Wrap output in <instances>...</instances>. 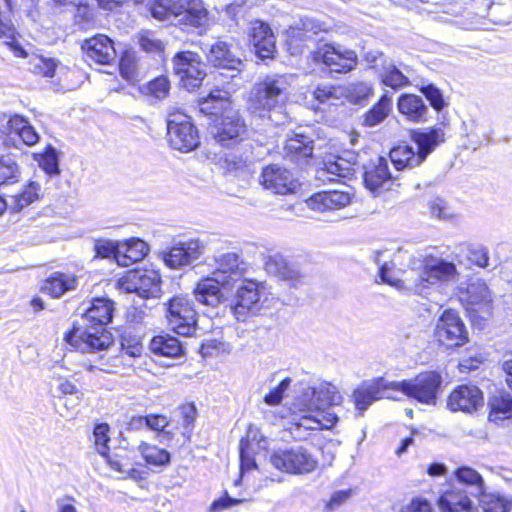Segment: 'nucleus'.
<instances>
[{
  "label": "nucleus",
  "instance_id": "9b49d317",
  "mask_svg": "<svg viewBox=\"0 0 512 512\" xmlns=\"http://www.w3.org/2000/svg\"><path fill=\"white\" fill-rule=\"evenodd\" d=\"M270 463L277 470L289 474H308L318 466L317 458L302 446L274 451Z\"/></svg>",
  "mask_w": 512,
  "mask_h": 512
},
{
  "label": "nucleus",
  "instance_id": "ea45409f",
  "mask_svg": "<svg viewBox=\"0 0 512 512\" xmlns=\"http://www.w3.org/2000/svg\"><path fill=\"white\" fill-rule=\"evenodd\" d=\"M454 476L458 484H462L470 488V493L474 497L483 494L485 484L483 477L473 468L462 466L454 471Z\"/></svg>",
  "mask_w": 512,
  "mask_h": 512
},
{
  "label": "nucleus",
  "instance_id": "603ef678",
  "mask_svg": "<svg viewBox=\"0 0 512 512\" xmlns=\"http://www.w3.org/2000/svg\"><path fill=\"white\" fill-rule=\"evenodd\" d=\"M344 90L333 85H319L313 92L314 98L320 104L336 105V102L343 96Z\"/></svg>",
  "mask_w": 512,
  "mask_h": 512
},
{
  "label": "nucleus",
  "instance_id": "37998d69",
  "mask_svg": "<svg viewBox=\"0 0 512 512\" xmlns=\"http://www.w3.org/2000/svg\"><path fill=\"white\" fill-rule=\"evenodd\" d=\"M21 168L13 155L0 157V186L19 182Z\"/></svg>",
  "mask_w": 512,
  "mask_h": 512
},
{
  "label": "nucleus",
  "instance_id": "9d476101",
  "mask_svg": "<svg viewBox=\"0 0 512 512\" xmlns=\"http://www.w3.org/2000/svg\"><path fill=\"white\" fill-rule=\"evenodd\" d=\"M164 305L165 316L171 330L182 336H190L196 331L197 312L188 296H174Z\"/></svg>",
  "mask_w": 512,
  "mask_h": 512
},
{
  "label": "nucleus",
  "instance_id": "69168bd1",
  "mask_svg": "<svg viewBox=\"0 0 512 512\" xmlns=\"http://www.w3.org/2000/svg\"><path fill=\"white\" fill-rule=\"evenodd\" d=\"M148 93L153 95L157 99H163L165 98L170 89L169 81L166 77L161 76L158 78H155L154 80L150 81L148 83Z\"/></svg>",
  "mask_w": 512,
  "mask_h": 512
},
{
  "label": "nucleus",
  "instance_id": "6ab92c4d",
  "mask_svg": "<svg viewBox=\"0 0 512 512\" xmlns=\"http://www.w3.org/2000/svg\"><path fill=\"white\" fill-rule=\"evenodd\" d=\"M215 140L223 147H233L247 136V126L237 112L228 111L212 132Z\"/></svg>",
  "mask_w": 512,
  "mask_h": 512
},
{
  "label": "nucleus",
  "instance_id": "c85d7f7f",
  "mask_svg": "<svg viewBox=\"0 0 512 512\" xmlns=\"http://www.w3.org/2000/svg\"><path fill=\"white\" fill-rule=\"evenodd\" d=\"M411 139L416 145L414 147L416 153L423 162L439 144L445 141V133L441 128L418 130L412 133Z\"/></svg>",
  "mask_w": 512,
  "mask_h": 512
},
{
  "label": "nucleus",
  "instance_id": "49530a36",
  "mask_svg": "<svg viewBox=\"0 0 512 512\" xmlns=\"http://www.w3.org/2000/svg\"><path fill=\"white\" fill-rule=\"evenodd\" d=\"M39 167L50 177L60 174L58 151L51 145L45 147L44 151L34 155Z\"/></svg>",
  "mask_w": 512,
  "mask_h": 512
},
{
  "label": "nucleus",
  "instance_id": "aec40b11",
  "mask_svg": "<svg viewBox=\"0 0 512 512\" xmlns=\"http://www.w3.org/2000/svg\"><path fill=\"white\" fill-rule=\"evenodd\" d=\"M394 178L389 171L388 161L384 157L379 156L364 165V185L374 196L390 189Z\"/></svg>",
  "mask_w": 512,
  "mask_h": 512
},
{
  "label": "nucleus",
  "instance_id": "cd10ccee",
  "mask_svg": "<svg viewBox=\"0 0 512 512\" xmlns=\"http://www.w3.org/2000/svg\"><path fill=\"white\" fill-rule=\"evenodd\" d=\"M441 512H473L472 501L467 492L455 484H450L438 499Z\"/></svg>",
  "mask_w": 512,
  "mask_h": 512
},
{
  "label": "nucleus",
  "instance_id": "8fccbe9b",
  "mask_svg": "<svg viewBox=\"0 0 512 512\" xmlns=\"http://www.w3.org/2000/svg\"><path fill=\"white\" fill-rule=\"evenodd\" d=\"M56 69V62L52 58H45L41 55H32L28 61V70L36 75L53 77Z\"/></svg>",
  "mask_w": 512,
  "mask_h": 512
},
{
  "label": "nucleus",
  "instance_id": "c03bdc74",
  "mask_svg": "<svg viewBox=\"0 0 512 512\" xmlns=\"http://www.w3.org/2000/svg\"><path fill=\"white\" fill-rule=\"evenodd\" d=\"M477 498L484 512H510L512 508V500L498 493H486L484 490Z\"/></svg>",
  "mask_w": 512,
  "mask_h": 512
},
{
  "label": "nucleus",
  "instance_id": "e433bc0d",
  "mask_svg": "<svg viewBox=\"0 0 512 512\" xmlns=\"http://www.w3.org/2000/svg\"><path fill=\"white\" fill-rule=\"evenodd\" d=\"M389 158L397 171L419 166L422 161L413 146L399 145L389 152Z\"/></svg>",
  "mask_w": 512,
  "mask_h": 512
},
{
  "label": "nucleus",
  "instance_id": "4468645a",
  "mask_svg": "<svg viewBox=\"0 0 512 512\" xmlns=\"http://www.w3.org/2000/svg\"><path fill=\"white\" fill-rule=\"evenodd\" d=\"M119 287L142 298H155L161 291V276L153 269L132 270L119 280Z\"/></svg>",
  "mask_w": 512,
  "mask_h": 512
},
{
  "label": "nucleus",
  "instance_id": "393cba45",
  "mask_svg": "<svg viewBox=\"0 0 512 512\" xmlns=\"http://www.w3.org/2000/svg\"><path fill=\"white\" fill-rule=\"evenodd\" d=\"M82 48L86 52L87 59L96 64L109 65L117 56L114 42L103 34L87 39Z\"/></svg>",
  "mask_w": 512,
  "mask_h": 512
},
{
  "label": "nucleus",
  "instance_id": "473e14b6",
  "mask_svg": "<svg viewBox=\"0 0 512 512\" xmlns=\"http://www.w3.org/2000/svg\"><path fill=\"white\" fill-rule=\"evenodd\" d=\"M119 251L120 255L117 257L118 265L129 266L144 259L149 252V246L140 238H131L120 241Z\"/></svg>",
  "mask_w": 512,
  "mask_h": 512
},
{
  "label": "nucleus",
  "instance_id": "5fc2aeb1",
  "mask_svg": "<svg viewBox=\"0 0 512 512\" xmlns=\"http://www.w3.org/2000/svg\"><path fill=\"white\" fill-rule=\"evenodd\" d=\"M352 158L353 161H355L356 157L353 156ZM353 163L354 162H351L350 160H345L342 157H337L334 160H329L325 162L324 171L335 177L347 178L353 172Z\"/></svg>",
  "mask_w": 512,
  "mask_h": 512
},
{
  "label": "nucleus",
  "instance_id": "79ce46f5",
  "mask_svg": "<svg viewBox=\"0 0 512 512\" xmlns=\"http://www.w3.org/2000/svg\"><path fill=\"white\" fill-rule=\"evenodd\" d=\"M313 141L303 134H295L289 138L285 144L287 155L292 160L310 157L313 153Z\"/></svg>",
  "mask_w": 512,
  "mask_h": 512
},
{
  "label": "nucleus",
  "instance_id": "4be33fe9",
  "mask_svg": "<svg viewBox=\"0 0 512 512\" xmlns=\"http://www.w3.org/2000/svg\"><path fill=\"white\" fill-rule=\"evenodd\" d=\"M482 391L475 385L463 384L449 394L447 407L452 412L473 413L483 406Z\"/></svg>",
  "mask_w": 512,
  "mask_h": 512
},
{
  "label": "nucleus",
  "instance_id": "bb28decb",
  "mask_svg": "<svg viewBox=\"0 0 512 512\" xmlns=\"http://www.w3.org/2000/svg\"><path fill=\"white\" fill-rule=\"evenodd\" d=\"M391 388L383 378L363 382L353 392V400L357 410L364 412L376 400L384 398L386 389Z\"/></svg>",
  "mask_w": 512,
  "mask_h": 512
},
{
  "label": "nucleus",
  "instance_id": "4d7b16f0",
  "mask_svg": "<svg viewBox=\"0 0 512 512\" xmlns=\"http://www.w3.org/2000/svg\"><path fill=\"white\" fill-rule=\"evenodd\" d=\"M120 241H112L108 239H98L94 242V251L97 256L102 258H114L120 255Z\"/></svg>",
  "mask_w": 512,
  "mask_h": 512
},
{
  "label": "nucleus",
  "instance_id": "338daca9",
  "mask_svg": "<svg viewBox=\"0 0 512 512\" xmlns=\"http://www.w3.org/2000/svg\"><path fill=\"white\" fill-rule=\"evenodd\" d=\"M430 105L436 110L440 111L445 106V101L442 92L434 85H427L421 89Z\"/></svg>",
  "mask_w": 512,
  "mask_h": 512
},
{
  "label": "nucleus",
  "instance_id": "20e7f679",
  "mask_svg": "<svg viewBox=\"0 0 512 512\" xmlns=\"http://www.w3.org/2000/svg\"><path fill=\"white\" fill-rule=\"evenodd\" d=\"M288 81L283 75H267L256 82L249 94V110L253 118L266 125H281L288 120L285 112Z\"/></svg>",
  "mask_w": 512,
  "mask_h": 512
},
{
  "label": "nucleus",
  "instance_id": "7c9ffc66",
  "mask_svg": "<svg viewBox=\"0 0 512 512\" xmlns=\"http://www.w3.org/2000/svg\"><path fill=\"white\" fill-rule=\"evenodd\" d=\"M4 119L7 125L3 128L2 132L7 133L9 137L12 134L17 135L27 146L35 145L39 141V134L23 116L18 114L12 116L4 115Z\"/></svg>",
  "mask_w": 512,
  "mask_h": 512
},
{
  "label": "nucleus",
  "instance_id": "864d4df0",
  "mask_svg": "<svg viewBox=\"0 0 512 512\" xmlns=\"http://www.w3.org/2000/svg\"><path fill=\"white\" fill-rule=\"evenodd\" d=\"M345 92L351 102L360 103L373 94V86L370 82L365 81L352 82L347 85Z\"/></svg>",
  "mask_w": 512,
  "mask_h": 512
},
{
  "label": "nucleus",
  "instance_id": "09e8293b",
  "mask_svg": "<svg viewBox=\"0 0 512 512\" xmlns=\"http://www.w3.org/2000/svg\"><path fill=\"white\" fill-rule=\"evenodd\" d=\"M102 456L105 458L108 466L121 475L124 472H127L132 465L131 458L129 457V453L126 449L121 448L113 452L107 451L106 455Z\"/></svg>",
  "mask_w": 512,
  "mask_h": 512
},
{
  "label": "nucleus",
  "instance_id": "a211bd4d",
  "mask_svg": "<svg viewBox=\"0 0 512 512\" xmlns=\"http://www.w3.org/2000/svg\"><path fill=\"white\" fill-rule=\"evenodd\" d=\"M314 60L322 62L331 72L346 73L355 68L357 55L353 50H342L340 47L321 42L314 51Z\"/></svg>",
  "mask_w": 512,
  "mask_h": 512
},
{
  "label": "nucleus",
  "instance_id": "052dcab7",
  "mask_svg": "<svg viewBox=\"0 0 512 512\" xmlns=\"http://www.w3.org/2000/svg\"><path fill=\"white\" fill-rule=\"evenodd\" d=\"M108 432L109 426L106 423L97 424L93 430V441L100 455H106V452L109 451L107 446V443L110 441Z\"/></svg>",
  "mask_w": 512,
  "mask_h": 512
},
{
  "label": "nucleus",
  "instance_id": "58836bf2",
  "mask_svg": "<svg viewBox=\"0 0 512 512\" xmlns=\"http://www.w3.org/2000/svg\"><path fill=\"white\" fill-rule=\"evenodd\" d=\"M391 111V96L386 92L379 101L367 111L361 118V123L365 127H375L382 123Z\"/></svg>",
  "mask_w": 512,
  "mask_h": 512
},
{
  "label": "nucleus",
  "instance_id": "39448f33",
  "mask_svg": "<svg viewBox=\"0 0 512 512\" xmlns=\"http://www.w3.org/2000/svg\"><path fill=\"white\" fill-rule=\"evenodd\" d=\"M150 12L158 20L174 17L180 24L190 27L202 26L207 16L201 0H153Z\"/></svg>",
  "mask_w": 512,
  "mask_h": 512
},
{
  "label": "nucleus",
  "instance_id": "4c0bfd02",
  "mask_svg": "<svg viewBox=\"0 0 512 512\" xmlns=\"http://www.w3.org/2000/svg\"><path fill=\"white\" fill-rule=\"evenodd\" d=\"M489 420L498 422L512 418V396L507 392H499L489 399Z\"/></svg>",
  "mask_w": 512,
  "mask_h": 512
},
{
  "label": "nucleus",
  "instance_id": "a19ab883",
  "mask_svg": "<svg viewBox=\"0 0 512 512\" xmlns=\"http://www.w3.org/2000/svg\"><path fill=\"white\" fill-rule=\"evenodd\" d=\"M227 94L226 91L224 92L218 89L211 91L207 97L199 101L200 111L207 115H218L227 110L230 105Z\"/></svg>",
  "mask_w": 512,
  "mask_h": 512
},
{
  "label": "nucleus",
  "instance_id": "423d86ee",
  "mask_svg": "<svg viewBox=\"0 0 512 512\" xmlns=\"http://www.w3.org/2000/svg\"><path fill=\"white\" fill-rule=\"evenodd\" d=\"M458 279L459 272L453 262L432 255L425 256L415 277L414 294L427 297L434 286L456 282Z\"/></svg>",
  "mask_w": 512,
  "mask_h": 512
},
{
  "label": "nucleus",
  "instance_id": "3c124183",
  "mask_svg": "<svg viewBox=\"0 0 512 512\" xmlns=\"http://www.w3.org/2000/svg\"><path fill=\"white\" fill-rule=\"evenodd\" d=\"M121 76L128 81H135L140 76V67L137 57L133 52L126 51L119 63Z\"/></svg>",
  "mask_w": 512,
  "mask_h": 512
},
{
  "label": "nucleus",
  "instance_id": "5701e85b",
  "mask_svg": "<svg viewBox=\"0 0 512 512\" xmlns=\"http://www.w3.org/2000/svg\"><path fill=\"white\" fill-rule=\"evenodd\" d=\"M249 42L261 59L272 58L275 52V36L268 24L256 20L249 28Z\"/></svg>",
  "mask_w": 512,
  "mask_h": 512
},
{
  "label": "nucleus",
  "instance_id": "680f3d73",
  "mask_svg": "<svg viewBox=\"0 0 512 512\" xmlns=\"http://www.w3.org/2000/svg\"><path fill=\"white\" fill-rule=\"evenodd\" d=\"M430 213L437 219H450L453 217V211L448 203L440 197H432L428 202Z\"/></svg>",
  "mask_w": 512,
  "mask_h": 512
},
{
  "label": "nucleus",
  "instance_id": "de8ad7c7",
  "mask_svg": "<svg viewBox=\"0 0 512 512\" xmlns=\"http://www.w3.org/2000/svg\"><path fill=\"white\" fill-rule=\"evenodd\" d=\"M379 276L382 282L387 283L403 293H414V286H416L415 278L405 277L404 279H399L394 277L387 263L380 265Z\"/></svg>",
  "mask_w": 512,
  "mask_h": 512
},
{
  "label": "nucleus",
  "instance_id": "a18cd8bd",
  "mask_svg": "<svg viewBox=\"0 0 512 512\" xmlns=\"http://www.w3.org/2000/svg\"><path fill=\"white\" fill-rule=\"evenodd\" d=\"M139 452L145 462L150 466L163 467L170 463V453L155 445L141 442Z\"/></svg>",
  "mask_w": 512,
  "mask_h": 512
},
{
  "label": "nucleus",
  "instance_id": "f3484780",
  "mask_svg": "<svg viewBox=\"0 0 512 512\" xmlns=\"http://www.w3.org/2000/svg\"><path fill=\"white\" fill-rule=\"evenodd\" d=\"M205 244L199 239L177 241L161 253L166 266L172 269H180L191 265L204 253Z\"/></svg>",
  "mask_w": 512,
  "mask_h": 512
},
{
  "label": "nucleus",
  "instance_id": "6e6d98bb",
  "mask_svg": "<svg viewBox=\"0 0 512 512\" xmlns=\"http://www.w3.org/2000/svg\"><path fill=\"white\" fill-rule=\"evenodd\" d=\"M467 293L472 303H481L490 301V291L487 284L482 279L471 281L467 287Z\"/></svg>",
  "mask_w": 512,
  "mask_h": 512
},
{
  "label": "nucleus",
  "instance_id": "b1692460",
  "mask_svg": "<svg viewBox=\"0 0 512 512\" xmlns=\"http://www.w3.org/2000/svg\"><path fill=\"white\" fill-rule=\"evenodd\" d=\"M202 50L206 54L208 62L213 66L231 71H240L242 61L234 54L228 43L215 41L212 44H204Z\"/></svg>",
  "mask_w": 512,
  "mask_h": 512
},
{
  "label": "nucleus",
  "instance_id": "2f4dec72",
  "mask_svg": "<svg viewBox=\"0 0 512 512\" xmlns=\"http://www.w3.org/2000/svg\"><path fill=\"white\" fill-rule=\"evenodd\" d=\"M398 110L412 122L426 121L428 107L420 96L414 94H403L398 99Z\"/></svg>",
  "mask_w": 512,
  "mask_h": 512
},
{
  "label": "nucleus",
  "instance_id": "6e6552de",
  "mask_svg": "<svg viewBox=\"0 0 512 512\" xmlns=\"http://www.w3.org/2000/svg\"><path fill=\"white\" fill-rule=\"evenodd\" d=\"M327 27L313 18L304 17L295 26L288 30L287 49L291 55H300L308 50L314 55L317 46L323 41L322 38L317 39L321 32H326Z\"/></svg>",
  "mask_w": 512,
  "mask_h": 512
},
{
  "label": "nucleus",
  "instance_id": "412c9836",
  "mask_svg": "<svg viewBox=\"0 0 512 512\" xmlns=\"http://www.w3.org/2000/svg\"><path fill=\"white\" fill-rule=\"evenodd\" d=\"M259 181L265 189L281 195L293 193L298 186L293 174L277 164L264 167Z\"/></svg>",
  "mask_w": 512,
  "mask_h": 512
},
{
  "label": "nucleus",
  "instance_id": "a878e982",
  "mask_svg": "<svg viewBox=\"0 0 512 512\" xmlns=\"http://www.w3.org/2000/svg\"><path fill=\"white\" fill-rule=\"evenodd\" d=\"M350 203V193L338 190L321 191L306 200V204L311 210L321 213L340 210Z\"/></svg>",
  "mask_w": 512,
  "mask_h": 512
},
{
  "label": "nucleus",
  "instance_id": "774afa93",
  "mask_svg": "<svg viewBox=\"0 0 512 512\" xmlns=\"http://www.w3.org/2000/svg\"><path fill=\"white\" fill-rule=\"evenodd\" d=\"M469 259L473 264L481 268L487 267L489 261L487 248L483 246H476L471 248L469 250Z\"/></svg>",
  "mask_w": 512,
  "mask_h": 512
},
{
  "label": "nucleus",
  "instance_id": "f8f14e48",
  "mask_svg": "<svg viewBox=\"0 0 512 512\" xmlns=\"http://www.w3.org/2000/svg\"><path fill=\"white\" fill-rule=\"evenodd\" d=\"M364 59L377 74L380 82L394 90L402 89L409 86V69L401 70L396 66L393 59L385 55L379 50L367 51Z\"/></svg>",
  "mask_w": 512,
  "mask_h": 512
},
{
  "label": "nucleus",
  "instance_id": "1a4fd4ad",
  "mask_svg": "<svg viewBox=\"0 0 512 512\" xmlns=\"http://www.w3.org/2000/svg\"><path fill=\"white\" fill-rule=\"evenodd\" d=\"M167 137L172 148L181 152H189L198 147V130L185 113L175 110L168 112Z\"/></svg>",
  "mask_w": 512,
  "mask_h": 512
},
{
  "label": "nucleus",
  "instance_id": "72a5a7b5",
  "mask_svg": "<svg viewBox=\"0 0 512 512\" xmlns=\"http://www.w3.org/2000/svg\"><path fill=\"white\" fill-rule=\"evenodd\" d=\"M77 278L73 274L54 272L44 282L42 290L53 298L61 297L65 292L74 290Z\"/></svg>",
  "mask_w": 512,
  "mask_h": 512
},
{
  "label": "nucleus",
  "instance_id": "c9c22d12",
  "mask_svg": "<svg viewBox=\"0 0 512 512\" xmlns=\"http://www.w3.org/2000/svg\"><path fill=\"white\" fill-rule=\"evenodd\" d=\"M150 350L153 354L167 358H177L183 354L180 341L171 335H158L152 338Z\"/></svg>",
  "mask_w": 512,
  "mask_h": 512
},
{
  "label": "nucleus",
  "instance_id": "0eeeda50",
  "mask_svg": "<svg viewBox=\"0 0 512 512\" xmlns=\"http://www.w3.org/2000/svg\"><path fill=\"white\" fill-rule=\"evenodd\" d=\"M441 384L442 377L439 373L426 371L410 380L391 382V388L401 391L408 397L414 398L421 403L434 405L437 394L441 389Z\"/></svg>",
  "mask_w": 512,
  "mask_h": 512
},
{
  "label": "nucleus",
  "instance_id": "c756f323",
  "mask_svg": "<svg viewBox=\"0 0 512 512\" xmlns=\"http://www.w3.org/2000/svg\"><path fill=\"white\" fill-rule=\"evenodd\" d=\"M264 266L268 274L288 281L292 286H296L301 280L299 271L293 265H290L280 253L268 255Z\"/></svg>",
  "mask_w": 512,
  "mask_h": 512
},
{
  "label": "nucleus",
  "instance_id": "bf43d9fd",
  "mask_svg": "<svg viewBox=\"0 0 512 512\" xmlns=\"http://www.w3.org/2000/svg\"><path fill=\"white\" fill-rule=\"evenodd\" d=\"M292 380L289 377L282 379L277 386L272 388L265 396L263 397L264 403L269 406H277L281 403L284 393L290 387Z\"/></svg>",
  "mask_w": 512,
  "mask_h": 512
},
{
  "label": "nucleus",
  "instance_id": "7ed1b4c3",
  "mask_svg": "<svg viewBox=\"0 0 512 512\" xmlns=\"http://www.w3.org/2000/svg\"><path fill=\"white\" fill-rule=\"evenodd\" d=\"M213 260V277L199 281L194 288V297L198 304L214 309L225 299L219 285L227 288L241 280L246 272V263L235 251L215 254Z\"/></svg>",
  "mask_w": 512,
  "mask_h": 512
},
{
  "label": "nucleus",
  "instance_id": "ddd939ff",
  "mask_svg": "<svg viewBox=\"0 0 512 512\" xmlns=\"http://www.w3.org/2000/svg\"><path fill=\"white\" fill-rule=\"evenodd\" d=\"M262 290L263 286L259 282L251 279L241 280L231 304V311L238 321L244 322L260 312Z\"/></svg>",
  "mask_w": 512,
  "mask_h": 512
},
{
  "label": "nucleus",
  "instance_id": "f704fd0d",
  "mask_svg": "<svg viewBox=\"0 0 512 512\" xmlns=\"http://www.w3.org/2000/svg\"><path fill=\"white\" fill-rule=\"evenodd\" d=\"M42 188L39 182L31 180L19 193L8 197L9 210L20 212L40 198Z\"/></svg>",
  "mask_w": 512,
  "mask_h": 512
},
{
  "label": "nucleus",
  "instance_id": "2eb2a0df",
  "mask_svg": "<svg viewBox=\"0 0 512 512\" xmlns=\"http://www.w3.org/2000/svg\"><path fill=\"white\" fill-rule=\"evenodd\" d=\"M173 71L188 91L198 88L206 76L205 64L196 53L190 51L179 52L174 56Z\"/></svg>",
  "mask_w": 512,
  "mask_h": 512
},
{
  "label": "nucleus",
  "instance_id": "0e129e2a",
  "mask_svg": "<svg viewBox=\"0 0 512 512\" xmlns=\"http://www.w3.org/2000/svg\"><path fill=\"white\" fill-rule=\"evenodd\" d=\"M139 45L148 53H160L163 50V43L150 31L139 35Z\"/></svg>",
  "mask_w": 512,
  "mask_h": 512
},
{
  "label": "nucleus",
  "instance_id": "dca6fc26",
  "mask_svg": "<svg viewBox=\"0 0 512 512\" xmlns=\"http://www.w3.org/2000/svg\"><path fill=\"white\" fill-rule=\"evenodd\" d=\"M434 337L442 346L455 348L468 341V332L455 311L445 310L436 323Z\"/></svg>",
  "mask_w": 512,
  "mask_h": 512
},
{
  "label": "nucleus",
  "instance_id": "f257e3e1",
  "mask_svg": "<svg viewBox=\"0 0 512 512\" xmlns=\"http://www.w3.org/2000/svg\"><path fill=\"white\" fill-rule=\"evenodd\" d=\"M342 396L337 387L323 382L303 389L291 404L290 433L298 441L306 440L310 431L331 429L338 416L330 406L339 405Z\"/></svg>",
  "mask_w": 512,
  "mask_h": 512
},
{
  "label": "nucleus",
  "instance_id": "f03ea898",
  "mask_svg": "<svg viewBox=\"0 0 512 512\" xmlns=\"http://www.w3.org/2000/svg\"><path fill=\"white\" fill-rule=\"evenodd\" d=\"M114 310V302L105 297L83 303L78 308L81 318L66 334V342L81 353L107 350L113 339L105 326L112 321Z\"/></svg>",
  "mask_w": 512,
  "mask_h": 512
},
{
  "label": "nucleus",
  "instance_id": "e2e57ef3",
  "mask_svg": "<svg viewBox=\"0 0 512 512\" xmlns=\"http://www.w3.org/2000/svg\"><path fill=\"white\" fill-rule=\"evenodd\" d=\"M179 411L182 419V425L183 428L185 429L183 434L187 436V438H189L197 416L196 407L193 403H187L182 405L179 408Z\"/></svg>",
  "mask_w": 512,
  "mask_h": 512
},
{
  "label": "nucleus",
  "instance_id": "13d9d810",
  "mask_svg": "<svg viewBox=\"0 0 512 512\" xmlns=\"http://www.w3.org/2000/svg\"><path fill=\"white\" fill-rule=\"evenodd\" d=\"M467 136L473 138L478 144L487 142L490 136L488 128L480 119H471L465 124Z\"/></svg>",
  "mask_w": 512,
  "mask_h": 512
}]
</instances>
